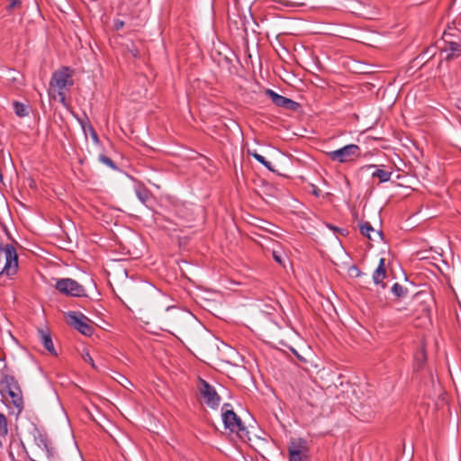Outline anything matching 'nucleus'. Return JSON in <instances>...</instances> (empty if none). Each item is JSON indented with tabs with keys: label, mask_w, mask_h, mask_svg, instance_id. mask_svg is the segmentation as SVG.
Wrapping results in <instances>:
<instances>
[{
	"label": "nucleus",
	"mask_w": 461,
	"mask_h": 461,
	"mask_svg": "<svg viewBox=\"0 0 461 461\" xmlns=\"http://www.w3.org/2000/svg\"><path fill=\"white\" fill-rule=\"evenodd\" d=\"M72 77L73 71L70 68L62 67L52 74L50 81L49 95L51 97L56 98V95L52 94V91H57L59 100L64 106H67L65 90L74 85Z\"/></svg>",
	"instance_id": "nucleus-1"
},
{
	"label": "nucleus",
	"mask_w": 461,
	"mask_h": 461,
	"mask_svg": "<svg viewBox=\"0 0 461 461\" xmlns=\"http://www.w3.org/2000/svg\"><path fill=\"white\" fill-rule=\"evenodd\" d=\"M18 269V256L16 249L11 244L0 247V275L8 276L16 274Z\"/></svg>",
	"instance_id": "nucleus-2"
},
{
	"label": "nucleus",
	"mask_w": 461,
	"mask_h": 461,
	"mask_svg": "<svg viewBox=\"0 0 461 461\" xmlns=\"http://www.w3.org/2000/svg\"><path fill=\"white\" fill-rule=\"evenodd\" d=\"M227 407H229V404L225 403L221 409L222 421L225 428L229 429L231 432H235L241 440H249V431L240 417L232 410L227 409Z\"/></svg>",
	"instance_id": "nucleus-3"
},
{
	"label": "nucleus",
	"mask_w": 461,
	"mask_h": 461,
	"mask_svg": "<svg viewBox=\"0 0 461 461\" xmlns=\"http://www.w3.org/2000/svg\"><path fill=\"white\" fill-rule=\"evenodd\" d=\"M326 154L331 161L349 163L361 156V149L356 144H348L336 150L328 151Z\"/></svg>",
	"instance_id": "nucleus-4"
},
{
	"label": "nucleus",
	"mask_w": 461,
	"mask_h": 461,
	"mask_svg": "<svg viewBox=\"0 0 461 461\" xmlns=\"http://www.w3.org/2000/svg\"><path fill=\"white\" fill-rule=\"evenodd\" d=\"M197 390L201 395L202 401L210 408L216 409L221 402V397L215 388L205 380L199 378Z\"/></svg>",
	"instance_id": "nucleus-5"
},
{
	"label": "nucleus",
	"mask_w": 461,
	"mask_h": 461,
	"mask_svg": "<svg viewBox=\"0 0 461 461\" xmlns=\"http://www.w3.org/2000/svg\"><path fill=\"white\" fill-rule=\"evenodd\" d=\"M55 288L62 294L73 297L86 296L82 285L72 278H61L56 282Z\"/></svg>",
	"instance_id": "nucleus-6"
},
{
	"label": "nucleus",
	"mask_w": 461,
	"mask_h": 461,
	"mask_svg": "<svg viewBox=\"0 0 461 461\" xmlns=\"http://www.w3.org/2000/svg\"><path fill=\"white\" fill-rule=\"evenodd\" d=\"M67 322L83 335L91 336L93 334L94 328L89 324L88 318L81 312H68Z\"/></svg>",
	"instance_id": "nucleus-7"
},
{
	"label": "nucleus",
	"mask_w": 461,
	"mask_h": 461,
	"mask_svg": "<svg viewBox=\"0 0 461 461\" xmlns=\"http://www.w3.org/2000/svg\"><path fill=\"white\" fill-rule=\"evenodd\" d=\"M167 312L169 313L164 318V323L171 328L179 329L184 325L186 319L190 318L188 312L180 311L173 306H168Z\"/></svg>",
	"instance_id": "nucleus-8"
},
{
	"label": "nucleus",
	"mask_w": 461,
	"mask_h": 461,
	"mask_svg": "<svg viewBox=\"0 0 461 461\" xmlns=\"http://www.w3.org/2000/svg\"><path fill=\"white\" fill-rule=\"evenodd\" d=\"M265 93L272 100V102L278 107L285 108L290 111H296L299 107L298 103L276 93L272 89H267Z\"/></svg>",
	"instance_id": "nucleus-9"
},
{
	"label": "nucleus",
	"mask_w": 461,
	"mask_h": 461,
	"mask_svg": "<svg viewBox=\"0 0 461 461\" xmlns=\"http://www.w3.org/2000/svg\"><path fill=\"white\" fill-rule=\"evenodd\" d=\"M443 51L447 52L446 59L450 60L461 55V44L453 41L445 40Z\"/></svg>",
	"instance_id": "nucleus-10"
},
{
	"label": "nucleus",
	"mask_w": 461,
	"mask_h": 461,
	"mask_svg": "<svg viewBox=\"0 0 461 461\" xmlns=\"http://www.w3.org/2000/svg\"><path fill=\"white\" fill-rule=\"evenodd\" d=\"M386 276V268H385V259L384 258H380L378 267L373 273V282L375 285H380L383 288L385 287V284L383 283V280Z\"/></svg>",
	"instance_id": "nucleus-11"
},
{
	"label": "nucleus",
	"mask_w": 461,
	"mask_h": 461,
	"mask_svg": "<svg viewBox=\"0 0 461 461\" xmlns=\"http://www.w3.org/2000/svg\"><path fill=\"white\" fill-rule=\"evenodd\" d=\"M39 338L44 348L53 356H57L51 336L48 330L41 329L38 330Z\"/></svg>",
	"instance_id": "nucleus-12"
},
{
	"label": "nucleus",
	"mask_w": 461,
	"mask_h": 461,
	"mask_svg": "<svg viewBox=\"0 0 461 461\" xmlns=\"http://www.w3.org/2000/svg\"><path fill=\"white\" fill-rule=\"evenodd\" d=\"M301 447L292 442L288 447L289 461H307V456H304L300 448Z\"/></svg>",
	"instance_id": "nucleus-13"
},
{
	"label": "nucleus",
	"mask_w": 461,
	"mask_h": 461,
	"mask_svg": "<svg viewBox=\"0 0 461 461\" xmlns=\"http://www.w3.org/2000/svg\"><path fill=\"white\" fill-rule=\"evenodd\" d=\"M360 232L362 235L366 236L371 240H375V239L372 237L371 233H374L375 236H376L378 239L382 240L383 234L381 231H376L374 230L370 222L366 221L362 224H360Z\"/></svg>",
	"instance_id": "nucleus-14"
},
{
	"label": "nucleus",
	"mask_w": 461,
	"mask_h": 461,
	"mask_svg": "<svg viewBox=\"0 0 461 461\" xmlns=\"http://www.w3.org/2000/svg\"><path fill=\"white\" fill-rule=\"evenodd\" d=\"M1 384L3 385L5 390L7 392V393H9L11 392H15V391L21 389L17 380L12 375H5L2 379Z\"/></svg>",
	"instance_id": "nucleus-15"
},
{
	"label": "nucleus",
	"mask_w": 461,
	"mask_h": 461,
	"mask_svg": "<svg viewBox=\"0 0 461 461\" xmlns=\"http://www.w3.org/2000/svg\"><path fill=\"white\" fill-rule=\"evenodd\" d=\"M135 194L143 204H146L150 198V192L140 184L135 186Z\"/></svg>",
	"instance_id": "nucleus-16"
},
{
	"label": "nucleus",
	"mask_w": 461,
	"mask_h": 461,
	"mask_svg": "<svg viewBox=\"0 0 461 461\" xmlns=\"http://www.w3.org/2000/svg\"><path fill=\"white\" fill-rule=\"evenodd\" d=\"M9 397L12 400V403L14 406L21 411L23 409V399L22 390H17L15 392H11L8 393Z\"/></svg>",
	"instance_id": "nucleus-17"
},
{
	"label": "nucleus",
	"mask_w": 461,
	"mask_h": 461,
	"mask_svg": "<svg viewBox=\"0 0 461 461\" xmlns=\"http://www.w3.org/2000/svg\"><path fill=\"white\" fill-rule=\"evenodd\" d=\"M249 155L252 156L258 162L266 167L268 170L274 172L275 169L272 167V165L269 161H267L262 155L258 154L256 151H248Z\"/></svg>",
	"instance_id": "nucleus-18"
},
{
	"label": "nucleus",
	"mask_w": 461,
	"mask_h": 461,
	"mask_svg": "<svg viewBox=\"0 0 461 461\" xmlns=\"http://www.w3.org/2000/svg\"><path fill=\"white\" fill-rule=\"evenodd\" d=\"M392 176L391 171L377 168L372 173L373 177H377L381 183L387 182L390 180Z\"/></svg>",
	"instance_id": "nucleus-19"
},
{
	"label": "nucleus",
	"mask_w": 461,
	"mask_h": 461,
	"mask_svg": "<svg viewBox=\"0 0 461 461\" xmlns=\"http://www.w3.org/2000/svg\"><path fill=\"white\" fill-rule=\"evenodd\" d=\"M427 360L426 353L423 348H421L416 355H415V368L420 369L422 368L423 365L425 364Z\"/></svg>",
	"instance_id": "nucleus-20"
},
{
	"label": "nucleus",
	"mask_w": 461,
	"mask_h": 461,
	"mask_svg": "<svg viewBox=\"0 0 461 461\" xmlns=\"http://www.w3.org/2000/svg\"><path fill=\"white\" fill-rule=\"evenodd\" d=\"M13 105H14V111L17 116L24 117V116L28 115V109L23 104L19 103V102H14Z\"/></svg>",
	"instance_id": "nucleus-21"
},
{
	"label": "nucleus",
	"mask_w": 461,
	"mask_h": 461,
	"mask_svg": "<svg viewBox=\"0 0 461 461\" xmlns=\"http://www.w3.org/2000/svg\"><path fill=\"white\" fill-rule=\"evenodd\" d=\"M8 433L7 420L5 414L0 413V437H5Z\"/></svg>",
	"instance_id": "nucleus-22"
},
{
	"label": "nucleus",
	"mask_w": 461,
	"mask_h": 461,
	"mask_svg": "<svg viewBox=\"0 0 461 461\" xmlns=\"http://www.w3.org/2000/svg\"><path fill=\"white\" fill-rule=\"evenodd\" d=\"M392 293L398 298L402 297L406 294L407 291L398 283L393 284L391 288Z\"/></svg>",
	"instance_id": "nucleus-23"
},
{
	"label": "nucleus",
	"mask_w": 461,
	"mask_h": 461,
	"mask_svg": "<svg viewBox=\"0 0 461 461\" xmlns=\"http://www.w3.org/2000/svg\"><path fill=\"white\" fill-rule=\"evenodd\" d=\"M98 159L100 162H102L103 164L106 165L107 167H109L113 169L117 168L114 162L110 158L106 157L105 155H103V154L99 155Z\"/></svg>",
	"instance_id": "nucleus-24"
},
{
	"label": "nucleus",
	"mask_w": 461,
	"mask_h": 461,
	"mask_svg": "<svg viewBox=\"0 0 461 461\" xmlns=\"http://www.w3.org/2000/svg\"><path fill=\"white\" fill-rule=\"evenodd\" d=\"M43 450L46 451L48 460L51 461L57 457V451L52 446H50V444L48 446V447H44Z\"/></svg>",
	"instance_id": "nucleus-25"
},
{
	"label": "nucleus",
	"mask_w": 461,
	"mask_h": 461,
	"mask_svg": "<svg viewBox=\"0 0 461 461\" xmlns=\"http://www.w3.org/2000/svg\"><path fill=\"white\" fill-rule=\"evenodd\" d=\"M348 274H349V276H354V277H359L360 276L363 275L361 270L355 265L351 266L348 268Z\"/></svg>",
	"instance_id": "nucleus-26"
},
{
	"label": "nucleus",
	"mask_w": 461,
	"mask_h": 461,
	"mask_svg": "<svg viewBox=\"0 0 461 461\" xmlns=\"http://www.w3.org/2000/svg\"><path fill=\"white\" fill-rule=\"evenodd\" d=\"M36 440H37V445L40 447H41L42 449L44 447H48V446L50 445V442L45 436L40 435V437Z\"/></svg>",
	"instance_id": "nucleus-27"
},
{
	"label": "nucleus",
	"mask_w": 461,
	"mask_h": 461,
	"mask_svg": "<svg viewBox=\"0 0 461 461\" xmlns=\"http://www.w3.org/2000/svg\"><path fill=\"white\" fill-rule=\"evenodd\" d=\"M82 358L84 359L85 362L90 364L93 368H96L95 362L88 351H84L82 353Z\"/></svg>",
	"instance_id": "nucleus-28"
},
{
	"label": "nucleus",
	"mask_w": 461,
	"mask_h": 461,
	"mask_svg": "<svg viewBox=\"0 0 461 461\" xmlns=\"http://www.w3.org/2000/svg\"><path fill=\"white\" fill-rule=\"evenodd\" d=\"M21 4H22L21 0H9L7 8L9 10H14V9L20 7Z\"/></svg>",
	"instance_id": "nucleus-29"
},
{
	"label": "nucleus",
	"mask_w": 461,
	"mask_h": 461,
	"mask_svg": "<svg viewBox=\"0 0 461 461\" xmlns=\"http://www.w3.org/2000/svg\"><path fill=\"white\" fill-rule=\"evenodd\" d=\"M89 131H90L91 138L94 140V142L98 143L99 142L98 135L92 126H89Z\"/></svg>",
	"instance_id": "nucleus-30"
},
{
	"label": "nucleus",
	"mask_w": 461,
	"mask_h": 461,
	"mask_svg": "<svg viewBox=\"0 0 461 461\" xmlns=\"http://www.w3.org/2000/svg\"><path fill=\"white\" fill-rule=\"evenodd\" d=\"M273 258L277 263H283L281 255H279L276 251H273Z\"/></svg>",
	"instance_id": "nucleus-31"
},
{
	"label": "nucleus",
	"mask_w": 461,
	"mask_h": 461,
	"mask_svg": "<svg viewBox=\"0 0 461 461\" xmlns=\"http://www.w3.org/2000/svg\"><path fill=\"white\" fill-rule=\"evenodd\" d=\"M123 25H124V23L121 20H116L114 22V28L116 30H121L123 27Z\"/></svg>",
	"instance_id": "nucleus-32"
},
{
	"label": "nucleus",
	"mask_w": 461,
	"mask_h": 461,
	"mask_svg": "<svg viewBox=\"0 0 461 461\" xmlns=\"http://www.w3.org/2000/svg\"><path fill=\"white\" fill-rule=\"evenodd\" d=\"M245 20H246V16L245 15L243 16V18H240V22H241L242 25H245Z\"/></svg>",
	"instance_id": "nucleus-33"
},
{
	"label": "nucleus",
	"mask_w": 461,
	"mask_h": 461,
	"mask_svg": "<svg viewBox=\"0 0 461 461\" xmlns=\"http://www.w3.org/2000/svg\"><path fill=\"white\" fill-rule=\"evenodd\" d=\"M313 194H314V195L319 196L320 195V190H314Z\"/></svg>",
	"instance_id": "nucleus-34"
},
{
	"label": "nucleus",
	"mask_w": 461,
	"mask_h": 461,
	"mask_svg": "<svg viewBox=\"0 0 461 461\" xmlns=\"http://www.w3.org/2000/svg\"><path fill=\"white\" fill-rule=\"evenodd\" d=\"M10 457L14 458V454L12 452L9 453Z\"/></svg>",
	"instance_id": "nucleus-35"
}]
</instances>
